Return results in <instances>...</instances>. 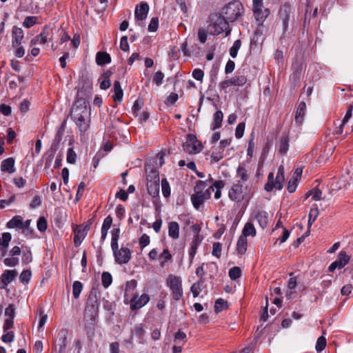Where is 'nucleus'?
Returning a JSON list of instances; mask_svg holds the SVG:
<instances>
[{
    "mask_svg": "<svg viewBox=\"0 0 353 353\" xmlns=\"http://www.w3.org/2000/svg\"><path fill=\"white\" fill-rule=\"evenodd\" d=\"M350 259V257L347 254L345 251H341L339 253L336 260L332 262L328 270L331 272H334L336 268L341 269L347 264Z\"/></svg>",
    "mask_w": 353,
    "mask_h": 353,
    "instance_id": "nucleus-11",
    "label": "nucleus"
},
{
    "mask_svg": "<svg viewBox=\"0 0 353 353\" xmlns=\"http://www.w3.org/2000/svg\"><path fill=\"white\" fill-rule=\"evenodd\" d=\"M82 289H83V285L80 281H76L73 283L72 296L75 299H79L80 294L82 291Z\"/></svg>",
    "mask_w": 353,
    "mask_h": 353,
    "instance_id": "nucleus-45",
    "label": "nucleus"
},
{
    "mask_svg": "<svg viewBox=\"0 0 353 353\" xmlns=\"http://www.w3.org/2000/svg\"><path fill=\"white\" fill-rule=\"evenodd\" d=\"M253 219H256L259 225L264 229L268 223V214L264 210H255L252 213Z\"/></svg>",
    "mask_w": 353,
    "mask_h": 353,
    "instance_id": "nucleus-16",
    "label": "nucleus"
},
{
    "mask_svg": "<svg viewBox=\"0 0 353 353\" xmlns=\"http://www.w3.org/2000/svg\"><path fill=\"white\" fill-rule=\"evenodd\" d=\"M252 10L259 26L262 25L270 14V10L264 8L263 0H252Z\"/></svg>",
    "mask_w": 353,
    "mask_h": 353,
    "instance_id": "nucleus-6",
    "label": "nucleus"
},
{
    "mask_svg": "<svg viewBox=\"0 0 353 353\" xmlns=\"http://www.w3.org/2000/svg\"><path fill=\"white\" fill-rule=\"evenodd\" d=\"M86 236V231L78 230L75 231V234L74 237V243L76 246H79L84 238Z\"/></svg>",
    "mask_w": 353,
    "mask_h": 353,
    "instance_id": "nucleus-44",
    "label": "nucleus"
},
{
    "mask_svg": "<svg viewBox=\"0 0 353 353\" xmlns=\"http://www.w3.org/2000/svg\"><path fill=\"white\" fill-rule=\"evenodd\" d=\"M149 11V6L147 3H141L137 6L135 9V17L139 21H143L146 19Z\"/></svg>",
    "mask_w": 353,
    "mask_h": 353,
    "instance_id": "nucleus-18",
    "label": "nucleus"
},
{
    "mask_svg": "<svg viewBox=\"0 0 353 353\" xmlns=\"http://www.w3.org/2000/svg\"><path fill=\"white\" fill-rule=\"evenodd\" d=\"M102 285L105 288H108L112 282V277L110 273L108 272H103L101 275Z\"/></svg>",
    "mask_w": 353,
    "mask_h": 353,
    "instance_id": "nucleus-47",
    "label": "nucleus"
},
{
    "mask_svg": "<svg viewBox=\"0 0 353 353\" xmlns=\"http://www.w3.org/2000/svg\"><path fill=\"white\" fill-rule=\"evenodd\" d=\"M32 273L30 270H23L19 276V280L22 283H28L31 279Z\"/></svg>",
    "mask_w": 353,
    "mask_h": 353,
    "instance_id": "nucleus-52",
    "label": "nucleus"
},
{
    "mask_svg": "<svg viewBox=\"0 0 353 353\" xmlns=\"http://www.w3.org/2000/svg\"><path fill=\"white\" fill-rule=\"evenodd\" d=\"M255 235L256 229L254 225L250 222L246 223L244 225V228L242 231V234L241 236H245V237L247 239V236H254Z\"/></svg>",
    "mask_w": 353,
    "mask_h": 353,
    "instance_id": "nucleus-36",
    "label": "nucleus"
},
{
    "mask_svg": "<svg viewBox=\"0 0 353 353\" xmlns=\"http://www.w3.org/2000/svg\"><path fill=\"white\" fill-rule=\"evenodd\" d=\"M7 227L8 228H23V221L22 217L21 216H14L7 223Z\"/></svg>",
    "mask_w": 353,
    "mask_h": 353,
    "instance_id": "nucleus-30",
    "label": "nucleus"
},
{
    "mask_svg": "<svg viewBox=\"0 0 353 353\" xmlns=\"http://www.w3.org/2000/svg\"><path fill=\"white\" fill-rule=\"evenodd\" d=\"M247 239L245 237V236H240L236 243V250L238 254H245L247 250Z\"/></svg>",
    "mask_w": 353,
    "mask_h": 353,
    "instance_id": "nucleus-31",
    "label": "nucleus"
},
{
    "mask_svg": "<svg viewBox=\"0 0 353 353\" xmlns=\"http://www.w3.org/2000/svg\"><path fill=\"white\" fill-rule=\"evenodd\" d=\"M112 72L110 71H107L102 74L101 81L100 82V88L102 90H107L110 86V77Z\"/></svg>",
    "mask_w": 353,
    "mask_h": 353,
    "instance_id": "nucleus-38",
    "label": "nucleus"
},
{
    "mask_svg": "<svg viewBox=\"0 0 353 353\" xmlns=\"http://www.w3.org/2000/svg\"><path fill=\"white\" fill-rule=\"evenodd\" d=\"M279 18L282 21L283 31H286L291 19V7L290 4L285 3L281 6L279 12Z\"/></svg>",
    "mask_w": 353,
    "mask_h": 353,
    "instance_id": "nucleus-9",
    "label": "nucleus"
},
{
    "mask_svg": "<svg viewBox=\"0 0 353 353\" xmlns=\"http://www.w3.org/2000/svg\"><path fill=\"white\" fill-rule=\"evenodd\" d=\"M221 250L222 246L219 242L214 243L212 252V255L216 256V258H220L221 255Z\"/></svg>",
    "mask_w": 353,
    "mask_h": 353,
    "instance_id": "nucleus-62",
    "label": "nucleus"
},
{
    "mask_svg": "<svg viewBox=\"0 0 353 353\" xmlns=\"http://www.w3.org/2000/svg\"><path fill=\"white\" fill-rule=\"evenodd\" d=\"M285 181L284 177V166L281 165L278 168L277 174L274 181V188L278 190H281L283 187V183Z\"/></svg>",
    "mask_w": 353,
    "mask_h": 353,
    "instance_id": "nucleus-22",
    "label": "nucleus"
},
{
    "mask_svg": "<svg viewBox=\"0 0 353 353\" xmlns=\"http://www.w3.org/2000/svg\"><path fill=\"white\" fill-rule=\"evenodd\" d=\"M131 334L132 335H134L139 338L140 339L139 343H142V340L143 339V336L145 335V330L143 324L139 323L136 325L133 328H132Z\"/></svg>",
    "mask_w": 353,
    "mask_h": 353,
    "instance_id": "nucleus-32",
    "label": "nucleus"
},
{
    "mask_svg": "<svg viewBox=\"0 0 353 353\" xmlns=\"http://www.w3.org/2000/svg\"><path fill=\"white\" fill-rule=\"evenodd\" d=\"M168 235L172 239H177L179 237V225L177 222L168 223Z\"/></svg>",
    "mask_w": 353,
    "mask_h": 353,
    "instance_id": "nucleus-23",
    "label": "nucleus"
},
{
    "mask_svg": "<svg viewBox=\"0 0 353 353\" xmlns=\"http://www.w3.org/2000/svg\"><path fill=\"white\" fill-rule=\"evenodd\" d=\"M149 301L150 296L147 294H143L139 297L136 295L131 300L130 308L132 310H138L146 305Z\"/></svg>",
    "mask_w": 353,
    "mask_h": 353,
    "instance_id": "nucleus-14",
    "label": "nucleus"
},
{
    "mask_svg": "<svg viewBox=\"0 0 353 353\" xmlns=\"http://www.w3.org/2000/svg\"><path fill=\"white\" fill-rule=\"evenodd\" d=\"M17 276V272L15 270H6L3 272L0 277L2 283L1 288L6 289L9 283H10Z\"/></svg>",
    "mask_w": 353,
    "mask_h": 353,
    "instance_id": "nucleus-15",
    "label": "nucleus"
},
{
    "mask_svg": "<svg viewBox=\"0 0 353 353\" xmlns=\"http://www.w3.org/2000/svg\"><path fill=\"white\" fill-rule=\"evenodd\" d=\"M98 307L99 304L97 301H95V303H92L91 305H87L85 310V315H88L90 313V319L95 320L98 314Z\"/></svg>",
    "mask_w": 353,
    "mask_h": 353,
    "instance_id": "nucleus-35",
    "label": "nucleus"
},
{
    "mask_svg": "<svg viewBox=\"0 0 353 353\" xmlns=\"http://www.w3.org/2000/svg\"><path fill=\"white\" fill-rule=\"evenodd\" d=\"M319 215V210L317 208H311L310 213H309V217H308V223L307 226L308 228H310L312 223L316 221L317 216Z\"/></svg>",
    "mask_w": 353,
    "mask_h": 353,
    "instance_id": "nucleus-48",
    "label": "nucleus"
},
{
    "mask_svg": "<svg viewBox=\"0 0 353 353\" xmlns=\"http://www.w3.org/2000/svg\"><path fill=\"white\" fill-rule=\"evenodd\" d=\"M57 149L50 148L43 156L45 159V169H48L51 166L52 160L56 153Z\"/></svg>",
    "mask_w": 353,
    "mask_h": 353,
    "instance_id": "nucleus-37",
    "label": "nucleus"
},
{
    "mask_svg": "<svg viewBox=\"0 0 353 353\" xmlns=\"http://www.w3.org/2000/svg\"><path fill=\"white\" fill-rule=\"evenodd\" d=\"M223 114L221 110H217L214 114L213 122L211 125L212 130H215L221 126Z\"/></svg>",
    "mask_w": 353,
    "mask_h": 353,
    "instance_id": "nucleus-29",
    "label": "nucleus"
},
{
    "mask_svg": "<svg viewBox=\"0 0 353 353\" xmlns=\"http://www.w3.org/2000/svg\"><path fill=\"white\" fill-rule=\"evenodd\" d=\"M203 285V281L202 279H200L199 281L194 283L192 285V286L190 288V290H191L194 297H196L199 296V293L202 290Z\"/></svg>",
    "mask_w": 353,
    "mask_h": 353,
    "instance_id": "nucleus-42",
    "label": "nucleus"
},
{
    "mask_svg": "<svg viewBox=\"0 0 353 353\" xmlns=\"http://www.w3.org/2000/svg\"><path fill=\"white\" fill-rule=\"evenodd\" d=\"M289 148V139L288 137H282L280 141L279 152L281 154L284 155L287 153Z\"/></svg>",
    "mask_w": 353,
    "mask_h": 353,
    "instance_id": "nucleus-43",
    "label": "nucleus"
},
{
    "mask_svg": "<svg viewBox=\"0 0 353 353\" xmlns=\"http://www.w3.org/2000/svg\"><path fill=\"white\" fill-rule=\"evenodd\" d=\"M183 150L189 154H196L201 151L202 145L193 134L187 136L186 141L183 143Z\"/></svg>",
    "mask_w": 353,
    "mask_h": 353,
    "instance_id": "nucleus-8",
    "label": "nucleus"
},
{
    "mask_svg": "<svg viewBox=\"0 0 353 353\" xmlns=\"http://www.w3.org/2000/svg\"><path fill=\"white\" fill-rule=\"evenodd\" d=\"M48 41V34L43 31L36 37L31 40V46L36 44H45Z\"/></svg>",
    "mask_w": 353,
    "mask_h": 353,
    "instance_id": "nucleus-39",
    "label": "nucleus"
},
{
    "mask_svg": "<svg viewBox=\"0 0 353 353\" xmlns=\"http://www.w3.org/2000/svg\"><path fill=\"white\" fill-rule=\"evenodd\" d=\"M1 170L9 174H12L16 171L14 168V159L12 157L3 160L1 164Z\"/></svg>",
    "mask_w": 353,
    "mask_h": 353,
    "instance_id": "nucleus-21",
    "label": "nucleus"
},
{
    "mask_svg": "<svg viewBox=\"0 0 353 353\" xmlns=\"http://www.w3.org/2000/svg\"><path fill=\"white\" fill-rule=\"evenodd\" d=\"M241 275V270L239 267H233L229 271V276L232 280L239 279Z\"/></svg>",
    "mask_w": 353,
    "mask_h": 353,
    "instance_id": "nucleus-51",
    "label": "nucleus"
},
{
    "mask_svg": "<svg viewBox=\"0 0 353 353\" xmlns=\"http://www.w3.org/2000/svg\"><path fill=\"white\" fill-rule=\"evenodd\" d=\"M224 150H222L221 145H219L217 148L212 151L211 157L214 162H218L223 158Z\"/></svg>",
    "mask_w": 353,
    "mask_h": 353,
    "instance_id": "nucleus-46",
    "label": "nucleus"
},
{
    "mask_svg": "<svg viewBox=\"0 0 353 353\" xmlns=\"http://www.w3.org/2000/svg\"><path fill=\"white\" fill-rule=\"evenodd\" d=\"M236 175L240 179L237 181H242V183L244 184L248 180V174L246 169L241 165H239L236 170Z\"/></svg>",
    "mask_w": 353,
    "mask_h": 353,
    "instance_id": "nucleus-40",
    "label": "nucleus"
},
{
    "mask_svg": "<svg viewBox=\"0 0 353 353\" xmlns=\"http://www.w3.org/2000/svg\"><path fill=\"white\" fill-rule=\"evenodd\" d=\"M241 46V41L240 39H237L234 42L232 46L230 49V55L232 58L236 57L238 51L240 49Z\"/></svg>",
    "mask_w": 353,
    "mask_h": 353,
    "instance_id": "nucleus-49",
    "label": "nucleus"
},
{
    "mask_svg": "<svg viewBox=\"0 0 353 353\" xmlns=\"http://www.w3.org/2000/svg\"><path fill=\"white\" fill-rule=\"evenodd\" d=\"M245 127V124L243 122L239 123L237 125V126L236 128V130H235V137L236 139H241V137H243V134H244Z\"/></svg>",
    "mask_w": 353,
    "mask_h": 353,
    "instance_id": "nucleus-60",
    "label": "nucleus"
},
{
    "mask_svg": "<svg viewBox=\"0 0 353 353\" xmlns=\"http://www.w3.org/2000/svg\"><path fill=\"white\" fill-rule=\"evenodd\" d=\"M228 23L223 16L214 14L211 17V23L208 26V30L214 35L225 32V35L228 36L231 32Z\"/></svg>",
    "mask_w": 353,
    "mask_h": 353,
    "instance_id": "nucleus-4",
    "label": "nucleus"
},
{
    "mask_svg": "<svg viewBox=\"0 0 353 353\" xmlns=\"http://www.w3.org/2000/svg\"><path fill=\"white\" fill-rule=\"evenodd\" d=\"M15 306L13 304H9L5 310V315L8 317L7 319H14L15 316Z\"/></svg>",
    "mask_w": 353,
    "mask_h": 353,
    "instance_id": "nucleus-55",
    "label": "nucleus"
},
{
    "mask_svg": "<svg viewBox=\"0 0 353 353\" xmlns=\"http://www.w3.org/2000/svg\"><path fill=\"white\" fill-rule=\"evenodd\" d=\"M297 183L298 180L297 178L292 177V179H290L288 183V190L290 193H293L295 192L296 188H297Z\"/></svg>",
    "mask_w": 353,
    "mask_h": 353,
    "instance_id": "nucleus-59",
    "label": "nucleus"
},
{
    "mask_svg": "<svg viewBox=\"0 0 353 353\" xmlns=\"http://www.w3.org/2000/svg\"><path fill=\"white\" fill-rule=\"evenodd\" d=\"M211 190L210 188H208L205 192L194 193L191 196V201L194 207L199 210L200 206L208 199L210 198Z\"/></svg>",
    "mask_w": 353,
    "mask_h": 353,
    "instance_id": "nucleus-10",
    "label": "nucleus"
},
{
    "mask_svg": "<svg viewBox=\"0 0 353 353\" xmlns=\"http://www.w3.org/2000/svg\"><path fill=\"white\" fill-rule=\"evenodd\" d=\"M19 260L18 257H13V256L6 258L3 260L4 264L8 267H14V266L17 265L19 264Z\"/></svg>",
    "mask_w": 353,
    "mask_h": 353,
    "instance_id": "nucleus-58",
    "label": "nucleus"
},
{
    "mask_svg": "<svg viewBox=\"0 0 353 353\" xmlns=\"http://www.w3.org/2000/svg\"><path fill=\"white\" fill-rule=\"evenodd\" d=\"M91 108L85 99H79L72 108L71 118L81 133L85 132L90 128Z\"/></svg>",
    "mask_w": 353,
    "mask_h": 353,
    "instance_id": "nucleus-1",
    "label": "nucleus"
},
{
    "mask_svg": "<svg viewBox=\"0 0 353 353\" xmlns=\"http://www.w3.org/2000/svg\"><path fill=\"white\" fill-rule=\"evenodd\" d=\"M65 127H66V121H63L61 123L59 128H58L57 132L55 134V137L53 139L52 146H51V148H52L53 149H57V150L58 149L59 145L61 141L62 140V137L63 136V134H64V132L65 130Z\"/></svg>",
    "mask_w": 353,
    "mask_h": 353,
    "instance_id": "nucleus-19",
    "label": "nucleus"
},
{
    "mask_svg": "<svg viewBox=\"0 0 353 353\" xmlns=\"http://www.w3.org/2000/svg\"><path fill=\"white\" fill-rule=\"evenodd\" d=\"M166 285L172 292V297L175 301L180 300L183 296L182 279L174 274H169L166 279Z\"/></svg>",
    "mask_w": 353,
    "mask_h": 353,
    "instance_id": "nucleus-5",
    "label": "nucleus"
},
{
    "mask_svg": "<svg viewBox=\"0 0 353 353\" xmlns=\"http://www.w3.org/2000/svg\"><path fill=\"white\" fill-rule=\"evenodd\" d=\"M112 224V218L110 216H108L103 221L102 227H101V241L103 242L108 234V232L109 229L111 228Z\"/></svg>",
    "mask_w": 353,
    "mask_h": 353,
    "instance_id": "nucleus-25",
    "label": "nucleus"
},
{
    "mask_svg": "<svg viewBox=\"0 0 353 353\" xmlns=\"http://www.w3.org/2000/svg\"><path fill=\"white\" fill-rule=\"evenodd\" d=\"M12 236L9 232H4L2 234V236L0 237V246H1V250L2 256H5L6 254L7 248L9 243L11 241Z\"/></svg>",
    "mask_w": 353,
    "mask_h": 353,
    "instance_id": "nucleus-24",
    "label": "nucleus"
},
{
    "mask_svg": "<svg viewBox=\"0 0 353 353\" xmlns=\"http://www.w3.org/2000/svg\"><path fill=\"white\" fill-rule=\"evenodd\" d=\"M225 183L223 181H215L209 188L214 191V198L219 199L221 196V189L223 188Z\"/></svg>",
    "mask_w": 353,
    "mask_h": 353,
    "instance_id": "nucleus-26",
    "label": "nucleus"
},
{
    "mask_svg": "<svg viewBox=\"0 0 353 353\" xmlns=\"http://www.w3.org/2000/svg\"><path fill=\"white\" fill-rule=\"evenodd\" d=\"M247 82V78L243 76H236L230 79L225 80L220 83L219 87L222 90H226L228 88L234 85V86H243Z\"/></svg>",
    "mask_w": 353,
    "mask_h": 353,
    "instance_id": "nucleus-13",
    "label": "nucleus"
},
{
    "mask_svg": "<svg viewBox=\"0 0 353 353\" xmlns=\"http://www.w3.org/2000/svg\"><path fill=\"white\" fill-rule=\"evenodd\" d=\"M163 78L164 74L161 71H158L154 74L152 81L157 86H159L162 84Z\"/></svg>",
    "mask_w": 353,
    "mask_h": 353,
    "instance_id": "nucleus-63",
    "label": "nucleus"
},
{
    "mask_svg": "<svg viewBox=\"0 0 353 353\" xmlns=\"http://www.w3.org/2000/svg\"><path fill=\"white\" fill-rule=\"evenodd\" d=\"M161 190L164 197L168 198L170 195V187L166 179L161 180Z\"/></svg>",
    "mask_w": 353,
    "mask_h": 353,
    "instance_id": "nucleus-50",
    "label": "nucleus"
},
{
    "mask_svg": "<svg viewBox=\"0 0 353 353\" xmlns=\"http://www.w3.org/2000/svg\"><path fill=\"white\" fill-rule=\"evenodd\" d=\"M254 194L252 185H245L242 181H236L228 191V197L236 203H243L247 205Z\"/></svg>",
    "mask_w": 353,
    "mask_h": 353,
    "instance_id": "nucleus-2",
    "label": "nucleus"
},
{
    "mask_svg": "<svg viewBox=\"0 0 353 353\" xmlns=\"http://www.w3.org/2000/svg\"><path fill=\"white\" fill-rule=\"evenodd\" d=\"M227 307V302L222 299H219L216 301L214 304V311L218 313L222 311Z\"/></svg>",
    "mask_w": 353,
    "mask_h": 353,
    "instance_id": "nucleus-53",
    "label": "nucleus"
},
{
    "mask_svg": "<svg viewBox=\"0 0 353 353\" xmlns=\"http://www.w3.org/2000/svg\"><path fill=\"white\" fill-rule=\"evenodd\" d=\"M326 346V339L323 336H321L318 338L316 343V350L319 352H321L325 348Z\"/></svg>",
    "mask_w": 353,
    "mask_h": 353,
    "instance_id": "nucleus-54",
    "label": "nucleus"
},
{
    "mask_svg": "<svg viewBox=\"0 0 353 353\" xmlns=\"http://www.w3.org/2000/svg\"><path fill=\"white\" fill-rule=\"evenodd\" d=\"M112 239H111V248L112 250H117L119 248L118 241L120 235V229L114 228L111 231Z\"/></svg>",
    "mask_w": 353,
    "mask_h": 353,
    "instance_id": "nucleus-34",
    "label": "nucleus"
},
{
    "mask_svg": "<svg viewBox=\"0 0 353 353\" xmlns=\"http://www.w3.org/2000/svg\"><path fill=\"white\" fill-rule=\"evenodd\" d=\"M113 91L114 95L112 96V98L114 101L120 102L122 100L123 92L119 81H114L113 85Z\"/></svg>",
    "mask_w": 353,
    "mask_h": 353,
    "instance_id": "nucleus-28",
    "label": "nucleus"
},
{
    "mask_svg": "<svg viewBox=\"0 0 353 353\" xmlns=\"http://www.w3.org/2000/svg\"><path fill=\"white\" fill-rule=\"evenodd\" d=\"M148 192L152 197H157L159 194V175L157 170H151L150 174H147Z\"/></svg>",
    "mask_w": 353,
    "mask_h": 353,
    "instance_id": "nucleus-7",
    "label": "nucleus"
},
{
    "mask_svg": "<svg viewBox=\"0 0 353 353\" xmlns=\"http://www.w3.org/2000/svg\"><path fill=\"white\" fill-rule=\"evenodd\" d=\"M244 13V7L239 1H232L222 9V14L228 22H234Z\"/></svg>",
    "mask_w": 353,
    "mask_h": 353,
    "instance_id": "nucleus-3",
    "label": "nucleus"
},
{
    "mask_svg": "<svg viewBox=\"0 0 353 353\" xmlns=\"http://www.w3.org/2000/svg\"><path fill=\"white\" fill-rule=\"evenodd\" d=\"M115 261L119 264H125L131 259V251L128 248L122 247L120 250H112Z\"/></svg>",
    "mask_w": 353,
    "mask_h": 353,
    "instance_id": "nucleus-12",
    "label": "nucleus"
},
{
    "mask_svg": "<svg viewBox=\"0 0 353 353\" xmlns=\"http://www.w3.org/2000/svg\"><path fill=\"white\" fill-rule=\"evenodd\" d=\"M77 154L72 148H69L67 152V162L70 164H74L76 162Z\"/></svg>",
    "mask_w": 353,
    "mask_h": 353,
    "instance_id": "nucleus-61",
    "label": "nucleus"
},
{
    "mask_svg": "<svg viewBox=\"0 0 353 353\" xmlns=\"http://www.w3.org/2000/svg\"><path fill=\"white\" fill-rule=\"evenodd\" d=\"M159 28V19L157 17H153L148 26L149 32H156Z\"/></svg>",
    "mask_w": 353,
    "mask_h": 353,
    "instance_id": "nucleus-64",
    "label": "nucleus"
},
{
    "mask_svg": "<svg viewBox=\"0 0 353 353\" xmlns=\"http://www.w3.org/2000/svg\"><path fill=\"white\" fill-rule=\"evenodd\" d=\"M207 184L205 181H198L196 183V185L194 188V193H201L202 192H205L207 189Z\"/></svg>",
    "mask_w": 353,
    "mask_h": 353,
    "instance_id": "nucleus-56",
    "label": "nucleus"
},
{
    "mask_svg": "<svg viewBox=\"0 0 353 353\" xmlns=\"http://www.w3.org/2000/svg\"><path fill=\"white\" fill-rule=\"evenodd\" d=\"M203 238L200 236L199 234H196L194 236L192 241L190 244V248L189 251V256L190 258V262L192 263L196 253L197 248L200 243H201Z\"/></svg>",
    "mask_w": 353,
    "mask_h": 353,
    "instance_id": "nucleus-20",
    "label": "nucleus"
},
{
    "mask_svg": "<svg viewBox=\"0 0 353 353\" xmlns=\"http://www.w3.org/2000/svg\"><path fill=\"white\" fill-rule=\"evenodd\" d=\"M37 19V17H27L23 22V26L27 28H30L36 23Z\"/></svg>",
    "mask_w": 353,
    "mask_h": 353,
    "instance_id": "nucleus-57",
    "label": "nucleus"
},
{
    "mask_svg": "<svg viewBox=\"0 0 353 353\" xmlns=\"http://www.w3.org/2000/svg\"><path fill=\"white\" fill-rule=\"evenodd\" d=\"M23 37V30L21 28L13 26L12 29V46L17 47L20 46Z\"/></svg>",
    "mask_w": 353,
    "mask_h": 353,
    "instance_id": "nucleus-17",
    "label": "nucleus"
},
{
    "mask_svg": "<svg viewBox=\"0 0 353 353\" xmlns=\"http://www.w3.org/2000/svg\"><path fill=\"white\" fill-rule=\"evenodd\" d=\"M305 109H306L305 103V102H301L299 104V107L297 108V110H296V115H295V121H296V122H297L299 123H302V121L303 120L304 115H305Z\"/></svg>",
    "mask_w": 353,
    "mask_h": 353,
    "instance_id": "nucleus-33",
    "label": "nucleus"
},
{
    "mask_svg": "<svg viewBox=\"0 0 353 353\" xmlns=\"http://www.w3.org/2000/svg\"><path fill=\"white\" fill-rule=\"evenodd\" d=\"M96 62L99 65H103L111 62L110 54L105 52H99L96 54Z\"/></svg>",
    "mask_w": 353,
    "mask_h": 353,
    "instance_id": "nucleus-27",
    "label": "nucleus"
},
{
    "mask_svg": "<svg viewBox=\"0 0 353 353\" xmlns=\"http://www.w3.org/2000/svg\"><path fill=\"white\" fill-rule=\"evenodd\" d=\"M187 341V336L185 332L181 330H179L174 334V343L183 345Z\"/></svg>",
    "mask_w": 353,
    "mask_h": 353,
    "instance_id": "nucleus-41",
    "label": "nucleus"
}]
</instances>
